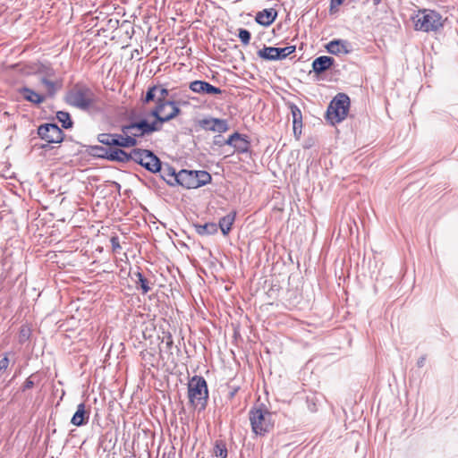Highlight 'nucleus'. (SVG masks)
<instances>
[{
	"instance_id": "nucleus-5",
	"label": "nucleus",
	"mask_w": 458,
	"mask_h": 458,
	"mask_svg": "<svg viewBox=\"0 0 458 458\" xmlns=\"http://www.w3.org/2000/svg\"><path fill=\"white\" fill-rule=\"evenodd\" d=\"M188 397L190 403L197 410H205L208 390L206 380L200 376L192 377L188 383Z\"/></svg>"
},
{
	"instance_id": "nucleus-30",
	"label": "nucleus",
	"mask_w": 458,
	"mask_h": 458,
	"mask_svg": "<svg viewBox=\"0 0 458 458\" xmlns=\"http://www.w3.org/2000/svg\"><path fill=\"white\" fill-rule=\"evenodd\" d=\"M217 232V225L215 223H207L198 229L199 234H213Z\"/></svg>"
},
{
	"instance_id": "nucleus-4",
	"label": "nucleus",
	"mask_w": 458,
	"mask_h": 458,
	"mask_svg": "<svg viewBox=\"0 0 458 458\" xmlns=\"http://www.w3.org/2000/svg\"><path fill=\"white\" fill-rule=\"evenodd\" d=\"M412 20L416 30L429 33L442 30L446 18H443L437 11L422 9L417 12Z\"/></svg>"
},
{
	"instance_id": "nucleus-37",
	"label": "nucleus",
	"mask_w": 458,
	"mask_h": 458,
	"mask_svg": "<svg viewBox=\"0 0 458 458\" xmlns=\"http://www.w3.org/2000/svg\"><path fill=\"white\" fill-rule=\"evenodd\" d=\"M9 363H10V360H9V358L6 353V354H4V358L2 360H0V370L7 369Z\"/></svg>"
},
{
	"instance_id": "nucleus-21",
	"label": "nucleus",
	"mask_w": 458,
	"mask_h": 458,
	"mask_svg": "<svg viewBox=\"0 0 458 458\" xmlns=\"http://www.w3.org/2000/svg\"><path fill=\"white\" fill-rule=\"evenodd\" d=\"M333 64L334 59L332 57L323 55L316 58L313 61L312 67L317 73H320L329 69L333 65Z\"/></svg>"
},
{
	"instance_id": "nucleus-6",
	"label": "nucleus",
	"mask_w": 458,
	"mask_h": 458,
	"mask_svg": "<svg viewBox=\"0 0 458 458\" xmlns=\"http://www.w3.org/2000/svg\"><path fill=\"white\" fill-rule=\"evenodd\" d=\"M349 108V97L344 93H339L330 102L327 111V118L332 124L338 123L346 118Z\"/></svg>"
},
{
	"instance_id": "nucleus-8",
	"label": "nucleus",
	"mask_w": 458,
	"mask_h": 458,
	"mask_svg": "<svg viewBox=\"0 0 458 458\" xmlns=\"http://www.w3.org/2000/svg\"><path fill=\"white\" fill-rule=\"evenodd\" d=\"M131 157V160L140 164L152 173H157L161 168L159 158L149 150L140 148L132 149Z\"/></svg>"
},
{
	"instance_id": "nucleus-19",
	"label": "nucleus",
	"mask_w": 458,
	"mask_h": 458,
	"mask_svg": "<svg viewBox=\"0 0 458 458\" xmlns=\"http://www.w3.org/2000/svg\"><path fill=\"white\" fill-rule=\"evenodd\" d=\"M276 15L277 13L274 9H265L257 13L255 20L260 25L269 26L275 21Z\"/></svg>"
},
{
	"instance_id": "nucleus-24",
	"label": "nucleus",
	"mask_w": 458,
	"mask_h": 458,
	"mask_svg": "<svg viewBox=\"0 0 458 458\" xmlns=\"http://www.w3.org/2000/svg\"><path fill=\"white\" fill-rule=\"evenodd\" d=\"M258 55L265 60H278L277 47H264L258 51Z\"/></svg>"
},
{
	"instance_id": "nucleus-13",
	"label": "nucleus",
	"mask_w": 458,
	"mask_h": 458,
	"mask_svg": "<svg viewBox=\"0 0 458 458\" xmlns=\"http://www.w3.org/2000/svg\"><path fill=\"white\" fill-rule=\"evenodd\" d=\"M189 88L191 91L199 94L217 95L222 93L219 88L204 81H191Z\"/></svg>"
},
{
	"instance_id": "nucleus-1",
	"label": "nucleus",
	"mask_w": 458,
	"mask_h": 458,
	"mask_svg": "<svg viewBox=\"0 0 458 458\" xmlns=\"http://www.w3.org/2000/svg\"><path fill=\"white\" fill-rule=\"evenodd\" d=\"M167 97L168 89L163 85L157 84L149 87L142 99L144 104H148L151 101L155 102V107L150 112V114L155 117L156 120L153 123H157V126L177 117L181 114V109L178 105L186 104V102L183 101L175 102L167 100Z\"/></svg>"
},
{
	"instance_id": "nucleus-23",
	"label": "nucleus",
	"mask_w": 458,
	"mask_h": 458,
	"mask_svg": "<svg viewBox=\"0 0 458 458\" xmlns=\"http://www.w3.org/2000/svg\"><path fill=\"white\" fill-rule=\"evenodd\" d=\"M327 49L333 55L346 54L348 50L346 45L342 40H332L327 45Z\"/></svg>"
},
{
	"instance_id": "nucleus-31",
	"label": "nucleus",
	"mask_w": 458,
	"mask_h": 458,
	"mask_svg": "<svg viewBox=\"0 0 458 458\" xmlns=\"http://www.w3.org/2000/svg\"><path fill=\"white\" fill-rule=\"evenodd\" d=\"M31 335V328L28 325H23L20 327L19 330V342L23 344L27 342Z\"/></svg>"
},
{
	"instance_id": "nucleus-16",
	"label": "nucleus",
	"mask_w": 458,
	"mask_h": 458,
	"mask_svg": "<svg viewBox=\"0 0 458 458\" xmlns=\"http://www.w3.org/2000/svg\"><path fill=\"white\" fill-rule=\"evenodd\" d=\"M99 156L106 157L111 161L128 162L131 158V151L130 153H127L121 148H110L109 149L105 150V154Z\"/></svg>"
},
{
	"instance_id": "nucleus-34",
	"label": "nucleus",
	"mask_w": 458,
	"mask_h": 458,
	"mask_svg": "<svg viewBox=\"0 0 458 458\" xmlns=\"http://www.w3.org/2000/svg\"><path fill=\"white\" fill-rule=\"evenodd\" d=\"M238 37L244 46H247L250 44L251 36H250V33L249 30H247L245 29H240Z\"/></svg>"
},
{
	"instance_id": "nucleus-22",
	"label": "nucleus",
	"mask_w": 458,
	"mask_h": 458,
	"mask_svg": "<svg viewBox=\"0 0 458 458\" xmlns=\"http://www.w3.org/2000/svg\"><path fill=\"white\" fill-rule=\"evenodd\" d=\"M235 216H236V213L232 212L228 215L225 216L224 217H222L219 220V227H220L222 233H224V235H227L229 233V232L231 231L233 224L235 220Z\"/></svg>"
},
{
	"instance_id": "nucleus-38",
	"label": "nucleus",
	"mask_w": 458,
	"mask_h": 458,
	"mask_svg": "<svg viewBox=\"0 0 458 458\" xmlns=\"http://www.w3.org/2000/svg\"><path fill=\"white\" fill-rule=\"evenodd\" d=\"M34 386V382L30 379V377H28L22 386V391H26L28 389H30Z\"/></svg>"
},
{
	"instance_id": "nucleus-27",
	"label": "nucleus",
	"mask_w": 458,
	"mask_h": 458,
	"mask_svg": "<svg viewBox=\"0 0 458 458\" xmlns=\"http://www.w3.org/2000/svg\"><path fill=\"white\" fill-rule=\"evenodd\" d=\"M56 118L61 123L62 126L69 129L72 126L73 123L68 112L59 111L56 113Z\"/></svg>"
},
{
	"instance_id": "nucleus-14",
	"label": "nucleus",
	"mask_w": 458,
	"mask_h": 458,
	"mask_svg": "<svg viewBox=\"0 0 458 458\" xmlns=\"http://www.w3.org/2000/svg\"><path fill=\"white\" fill-rule=\"evenodd\" d=\"M177 182L187 189H197L199 187V183L195 178L193 171L182 170L176 176Z\"/></svg>"
},
{
	"instance_id": "nucleus-33",
	"label": "nucleus",
	"mask_w": 458,
	"mask_h": 458,
	"mask_svg": "<svg viewBox=\"0 0 458 458\" xmlns=\"http://www.w3.org/2000/svg\"><path fill=\"white\" fill-rule=\"evenodd\" d=\"M294 51H295L294 46H289V47H281V48L277 47L278 60L285 58L286 56L293 54Z\"/></svg>"
},
{
	"instance_id": "nucleus-2",
	"label": "nucleus",
	"mask_w": 458,
	"mask_h": 458,
	"mask_svg": "<svg viewBox=\"0 0 458 458\" xmlns=\"http://www.w3.org/2000/svg\"><path fill=\"white\" fill-rule=\"evenodd\" d=\"M68 105L89 113H100L104 105L99 96L85 84H75L66 94Z\"/></svg>"
},
{
	"instance_id": "nucleus-26",
	"label": "nucleus",
	"mask_w": 458,
	"mask_h": 458,
	"mask_svg": "<svg viewBox=\"0 0 458 458\" xmlns=\"http://www.w3.org/2000/svg\"><path fill=\"white\" fill-rule=\"evenodd\" d=\"M226 445L222 440H216L213 447V454L217 458H227Z\"/></svg>"
},
{
	"instance_id": "nucleus-32",
	"label": "nucleus",
	"mask_w": 458,
	"mask_h": 458,
	"mask_svg": "<svg viewBox=\"0 0 458 458\" xmlns=\"http://www.w3.org/2000/svg\"><path fill=\"white\" fill-rule=\"evenodd\" d=\"M136 276L138 277L137 284H140V289L143 294H146L150 291V286L148 285V281L143 276L140 272L136 273Z\"/></svg>"
},
{
	"instance_id": "nucleus-12",
	"label": "nucleus",
	"mask_w": 458,
	"mask_h": 458,
	"mask_svg": "<svg viewBox=\"0 0 458 458\" xmlns=\"http://www.w3.org/2000/svg\"><path fill=\"white\" fill-rule=\"evenodd\" d=\"M201 128L206 131H212L218 133H223L228 131V124L225 120L218 118H206L199 122Z\"/></svg>"
},
{
	"instance_id": "nucleus-39",
	"label": "nucleus",
	"mask_w": 458,
	"mask_h": 458,
	"mask_svg": "<svg viewBox=\"0 0 458 458\" xmlns=\"http://www.w3.org/2000/svg\"><path fill=\"white\" fill-rule=\"evenodd\" d=\"M424 361V358H422L420 360L418 361L419 366H422Z\"/></svg>"
},
{
	"instance_id": "nucleus-15",
	"label": "nucleus",
	"mask_w": 458,
	"mask_h": 458,
	"mask_svg": "<svg viewBox=\"0 0 458 458\" xmlns=\"http://www.w3.org/2000/svg\"><path fill=\"white\" fill-rule=\"evenodd\" d=\"M225 144L233 146L236 151L244 153L248 150L250 143L240 133L234 132L225 141Z\"/></svg>"
},
{
	"instance_id": "nucleus-7",
	"label": "nucleus",
	"mask_w": 458,
	"mask_h": 458,
	"mask_svg": "<svg viewBox=\"0 0 458 458\" xmlns=\"http://www.w3.org/2000/svg\"><path fill=\"white\" fill-rule=\"evenodd\" d=\"M174 347V341L171 335L164 337L159 345V352L158 356L148 350H144L141 352L142 359L147 360L149 364L154 366V363L158 360V359L162 360L165 363L168 362L170 360H173L172 357V348Z\"/></svg>"
},
{
	"instance_id": "nucleus-10",
	"label": "nucleus",
	"mask_w": 458,
	"mask_h": 458,
	"mask_svg": "<svg viewBox=\"0 0 458 458\" xmlns=\"http://www.w3.org/2000/svg\"><path fill=\"white\" fill-rule=\"evenodd\" d=\"M38 134L47 143H61L64 140L63 131L54 123L40 125L38 129Z\"/></svg>"
},
{
	"instance_id": "nucleus-11",
	"label": "nucleus",
	"mask_w": 458,
	"mask_h": 458,
	"mask_svg": "<svg viewBox=\"0 0 458 458\" xmlns=\"http://www.w3.org/2000/svg\"><path fill=\"white\" fill-rule=\"evenodd\" d=\"M55 76V72L52 68H46V75L43 76L40 80L42 85L46 89V98H52L55 95V93L62 88V81L60 80H52L51 77Z\"/></svg>"
},
{
	"instance_id": "nucleus-28",
	"label": "nucleus",
	"mask_w": 458,
	"mask_h": 458,
	"mask_svg": "<svg viewBox=\"0 0 458 458\" xmlns=\"http://www.w3.org/2000/svg\"><path fill=\"white\" fill-rule=\"evenodd\" d=\"M116 137V133L114 134H112V133H100L98 137V141L104 145H106V146H115V142H116V140H115Z\"/></svg>"
},
{
	"instance_id": "nucleus-9",
	"label": "nucleus",
	"mask_w": 458,
	"mask_h": 458,
	"mask_svg": "<svg viewBox=\"0 0 458 458\" xmlns=\"http://www.w3.org/2000/svg\"><path fill=\"white\" fill-rule=\"evenodd\" d=\"M158 130L159 126H157V123H148L146 120H142L139 123L123 126L122 132L131 137L132 140H137V138L144 134H148Z\"/></svg>"
},
{
	"instance_id": "nucleus-36",
	"label": "nucleus",
	"mask_w": 458,
	"mask_h": 458,
	"mask_svg": "<svg viewBox=\"0 0 458 458\" xmlns=\"http://www.w3.org/2000/svg\"><path fill=\"white\" fill-rule=\"evenodd\" d=\"M344 0H330V13H335L338 11V7L344 3Z\"/></svg>"
},
{
	"instance_id": "nucleus-29",
	"label": "nucleus",
	"mask_w": 458,
	"mask_h": 458,
	"mask_svg": "<svg viewBox=\"0 0 458 458\" xmlns=\"http://www.w3.org/2000/svg\"><path fill=\"white\" fill-rule=\"evenodd\" d=\"M195 178L199 183V187L210 182L211 175L206 171H193Z\"/></svg>"
},
{
	"instance_id": "nucleus-25",
	"label": "nucleus",
	"mask_w": 458,
	"mask_h": 458,
	"mask_svg": "<svg viewBox=\"0 0 458 458\" xmlns=\"http://www.w3.org/2000/svg\"><path fill=\"white\" fill-rule=\"evenodd\" d=\"M116 137L115 146L130 148L137 145V140H132L131 137L126 136L123 132L121 134H116Z\"/></svg>"
},
{
	"instance_id": "nucleus-35",
	"label": "nucleus",
	"mask_w": 458,
	"mask_h": 458,
	"mask_svg": "<svg viewBox=\"0 0 458 458\" xmlns=\"http://www.w3.org/2000/svg\"><path fill=\"white\" fill-rule=\"evenodd\" d=\"M113 252H118L121 250V245L118 236H112L110 239Z\"/></svg>"
},
{
	"instance_id": "nucleus-20",
	"label": "nucleus",
	"mask_w": 458,
	"mask_h": 458,
	"mask_svg": "<svg viewBox=\"0 0 458 458\" xmlns=\"http://www.w3.org/2000/svg\"><path fill=\"white\" fill-rule=\"evenodd\" d=\"M20 92L24 99L36 105L42 104L46 100L44 94H39L29 88H22Z\"/></svg>"
},
{
	"instance_id": "nucleus-3",
	"label": "nucleus",
	"mask_w": 458,
	"mask_h": 458,
	"mask_svg": "<svg viewBox=\"0 0 458 458\" xmlns=\"http://www.w3.org/2000/svg\"><path fill=\"white\" fill-rule=\"evenodd\" d=\"M249 419L256 436L264 437L275 427L274 414L263 405L252 407L249 411Z\"/></svg>"
},
{
	"instance_id": "nucleus-17",
	"label": "nucleus",
	"mask_w": 458,
	"mask_h": 458,
	"mask_svg": "<svg viewBox=\"0 0 458 458\" xmlns=\"http://www.w3.org/2000/svg\"><path fill=\"white\" fill-rule=\"evenodd\" d=\"M291 113L293 115V134L297 140L300 139L301 135V128H302V114L300 108L294 105H290Z\"/></svg>"
},
{
	"instance_id": "nucleus-40",
	"label": "nucleus",
	"mask_w": 458,
	"mask_h": 458,
	"mask_svg": "<svg viewBox=\"0 0 458 458\" xmlns=\"http://www.w3.org/2000/svg\"><path fill=\"white\" fill-rule=\"evenodd\" d=\"M374 4L377 5L382 0H372Z\"/></svg>"
},
{
	"instance_id": "nucleus-18",
	"label": "nucleus",
	"mask_w": 458,
	"mask_h": 458,
	"mask_svg": "<svg viewBox=\"0 0 458 458\" xmlns=\"http://www.w3.org/2000/svg\"><path fill=\"white\" fill-rule=\"evenodd\" d=\"M89 418V412L86 410L85 403H81L77 406V411L73 414L71 423L80 427L85 425Z\"/></svg>"
}]
</instances>
